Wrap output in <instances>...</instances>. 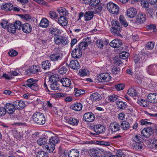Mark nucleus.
<instances>
[{
	"label": "nucleus",
	"instance_id": "f257e3e1",
	"mask_svg": "<svg viewBox=\"0 0 157 157\" xmlns=\"http://www.w3.org/2000/svg\"><path fill=\"white\" fill-rule=\"evenodd\" d=\"M34 122L39 125H43L45 123V118L44 114L40 112H37L32 116Z\"/></svg>",
	"mask_w": 157,
	"mask_h": 157
},
{
	"label": "nucleus",
	"instance_id": "f03ea898",
	"mask_svg": "<svg viewBox=\"0 0 157 157\" xmlns=\"http://www.w3.org/2000/svg\"><path fill=\"white\" fill-rule=\"evenodd\" d=\"M37 80L31 78L27 80V83L23 86L26 88L29 87L35 91L37 90H38V86L36 82Z\"/></svg>",
	"mask_w": 157,
	"mask_h": 157
},
{
	"label": "nucleus",
	"instance_id": "7ed1b4c3",
	"mask_svg": "<svg viewBox=\"0 0 157 157\" xmlns=\"http://www.w3.org/2000/svg\"><path fill=\"white\" fill-rule=\"evenodd\" d=\"M54 41L56 44H61L63 46L67 45L69 42L66 37L60 35L55 36L54 39Z\"/></svg>",
	"mask_w": 157,
	"mask_h": 157
},
{
	"label": "nucleus",
	"instance_id": "20e7f679",
	"mask_svg": "<svg viewBox=\"0 0 157 157\" xmlns=\"http://www.w3.org/2000/svg\"><path fill=\"white\" fill-rule=\"evenodd\" d=\"M111 79L110 75L108 73H102L99 75L97 77V80L100 82H107Z\"/></svg>",
	"mask_w": 157,
	"mask_h": 157
},
{
	"label": "nucleus",
	"instance_id": "39448f33",
	"mask_svg": "<svg viewBox=\"0 0 157 157\" xmlns=\"http://www.w3.org/2000/svg\"><path fill=\"white\" fill-rule=\"evenodd\" d=\"M107 8L109 11L111 13L117 14L119 12L118 6L113 2H109L108 3Z\"/></svg>",
	"mask_w": 157,
	"mask_h": 157
},
{
	"label": "nucleus",
	"instance_id": "423d86ee",
	"mask_svg": "<svg viewBox=\"0 0 157 157\" xmlns=\"http://www.w3.org/2000/svg\"><path fill=\"white\" fill-rule=\"evenodd\" d=\"M147 70L149 74L155 75L157 73V65L155 64L150 65L147 67Z\"/></svg>",
	"mask_w": 157,
	"mask_h": 157
},
{
	"label": "nucleus",
	"instance_id": "0eeeda50",
	"mask_svg": "<svg viewBox=\"0 0 157 157\" xmlns=\"http://www.w3.org/2000/svg\"><path fill=\"white\" fill-rule=\"evenodd\" d=\"M84 120L87 122H91L95 119L94 114L91 112H88L84 114L83 116Z\"/></svg>",
	"mask_w": 157,
	"mask_h": 157
},
{
	"label": "nucleus",
	"instance_id": "6e6552de",
	"mask_svg": "<svg viewBox=\"0 0 157 157\" xmlns=\"http://www.w3.org/2000/svg\"><path fill=\"white\" fill-rule=\"evenodd\" d=\"M82 54L81 51L78 47H77L72 50L71 55L74 58L79 59L81 57Z\"/></svg>",
	"mask_w": 157,
	"mask_h": 157
},
{
	"label": "nucleus",
	"instance_id": "1a4fd4ad",
	"mask_svg": "<svg viewBox=\"0 0 157 157\" xmlns=\"http://www.w3.org/2000/svg\"><path fill=\"white\" fill-rule=\"evenodd\" d=\"M89 39L88 37L86 39L83 40V41L81 42L77 47L81 51L82 50H85L88 44H90L91 43L90 41H89Z\"/></svg>",
	"mask_w": 157,
	"mask_h": 157
},
{
	"label": "nucleus",
	"instance_id": "9d476101",
	"mask_svg": "<svg viewBox=\"0 0 157 157\" xmlns=\"http://www.w3.org/2000/svg\"><path fill=\"white\" fill-rule=\"evenodd\" d=\"M148 101L152 103H157V94L152 93H150L147 96Z\"/></svg>",
	"mask_w": 157,
	"mask_h": 157
},
{
	"label": "nucleus",
	"instance_id": "9b49d317",
	"mask_svg": "<svg viewBox=\"0 0 157 157\" xmlns=\"http://www.w3.org/2000/svg\"><path fill=\"white\" fill-rule=\"evenodd\" d=\"M136 19L137 23L142 24L146 20V16L142 13H139L136 17Z\"/></svg>",
	"mask_w": 157,
	"mask_h": 157
},
{
	"label": "nucleus",
	"instance_id": "f8f14e48",
	"mask_svg": "<svg viewBox=\"0 0 157 157\" xmlns=\"http://www.w3.org/2000/svg\"><path fill=\"white\" fill-rule=\"evenodd\" d=\"M152 129L151 128H145L142 131L141 133L145 138H148L152 134Z\"/></svg>",
	"mask_w": 157,
	"mask_h": 157
},
{
	"label": "nucleus",
	"instance_id": "ddd939ff",
	"mask_svg": "<svg viewBox=\"0 0 157 157\" xmlns=\"http://www.w3.org/2000/svg\"><path fill=\"white\" fill-rule=\"evenodd\" d=\"M110 128L112 132H116L120 130V125L119 123L116 122L111 123L110 124Z\"/></svg>",
	"mask_w": 157,
	"mask_h": 157
},
{
	"label": "nucleus",
	"instance_id": "4468645a",
	"mask_svg": "<svg viewBox=\"0 0 157 157\" xmlns=\"http://www.w3.org/2000/svg\"><path fill=\"white\" fill-rule=\"evenodd\" d=\"M6 109L9 114H13L17 109L14 104L7 103L6 104Z\"/></svg>",
	"mask_w": 157,
	"mask_h": 157
},
{
	"label": "nucleus",
	"instance_id": "2eb2a0df",
	"mask_svg": "<svg viewBox=\"0 0 157 157\" xmlns=\"http://www.w3.org/2000/svg\"><path fill=\"white\" fill-rule=\"evenodd\" d=\"M94 129L95 132L97 134H100L104 132L105 130V127L101 124L94 125Z\"/></svg>",
	"mask_w": 157,
	"mask_h": 157
},
{
	"label": "nucleus",
	"instance_id": "dca6fc26",
	"mask_svg": "<svg viewBox=\"0 0 157 157\" xmlns=\"http://www.w3.org/2000/svg\"><path fill=\"white\" fill-rule=\"evenodd\" d=\"M122 43L121 40L115 39L110 43L109 45L111 47L114 48H118L121 46Z\"/></svg>",
	"mask_w": 157,
	"mask_h": 157
},
{
	"label": "nucleus",
	"instance_id": "f3484780",
	"mask_svg": "<svg viewBox=\"0 0 157 157\" xmlns=\"http://www.w3.org/2000/svg\"><path fill=\"white\" fill-rule=\"evenodd\" d=\"M49 58L51 61L54 62H58L62 59V56L59 53L51 54Z\"/></svg>",
	"mask_w": 157,
	"mask_h": 157
},
{
	"label": "nucleus",
	"instance_id": "a211bd4d",
	"mask_svg": "<svg viewBox=\"0 0 157 157\" xmlns=\"http://www.w3.org/2000/svg\"><path fill=\"white\" fill-rule=\"evenodd\" d=\"M60 82L62 84L63 86L69 87L70 88H72L73 87V86L71 85V82L70 80L68 78H62L60 80Z\"/></svg>",
	"mask_w": 157,
	"mask_h": 157
},
{
	"label": "nucleus",
	"instance_id": "6ab92c4d",
	"mask_svg": "<svg viewBox=\"0 0 157 157\" xmlns=\"http://www.w3.org/2000/svg\"><path fill=\"white\" fill-rule=\"evenodd\" d=\"M13 6L12 4L10 2H7L2 4L1 9L6 11H10L13 10Z\"/></svg>",
	"mask_w": 157,
	"mask_h": 157
},
{
	"label": "nucleus",
	"instance_id": "aec40b11",
	"mask_svg": "<svg viewBox=\"0 0 157 157\" xmlns=\"http://www.w3.org/2000/svg\"><path fill=\"white\" fill-rule=\"evenodd\" d=\"M57 23L62 26H66L68 23L67 19L63 16H60L58 19Z\"/></svg>",
	"mask_w": 157,
	"mask_h": 157
},
{
	"label": "nucleus",
	"instance_id": "412c9836",
	"mask_svg": "<svg viewBox=\"0 0 157 157\" xmlns=\"http://www.w3.org/2000/svg\"><path fill=\"white\" fill-rule=\"evenodd\" d=\"M56 78L52 76L50 80V81L52 82V83L50 85V88L52 90H56L59 89V85L57 84L56 81Z\"/></svg>",
	"mask_w": 157,
	"mask_h": 157
},
{
	"label": "nucleus",
	"instance_id": "4be33fe9",
	"mask_svg": "<svg viewBox=\"0 0 157 157\" xmlns=\"http://www.w3.org/2000/svg\"><path fill=\"white\" fill-rule=\"evenodd\" d=\"M137 12L136 9L133 7H131L127 10V13L128 17L133 18L136 14Z\"/></svg>",
	"mask_w": 157,
	"mask_h": 157
},
{
	"label": "nucleus",
	"instance_id": "5701e85b",
	"mask_svg": "<svg viewBox=\"0 0 157 157\" xmlns=\"http://www.w3.org/2000/svg\"><path fill=\"white\" fill-rule=\"evenodd\" d=\"M14 104L15 108L17 109H23L25 106V104L24 102L21 100H17L13 102Z\"/></svg>",
	"mask_w": 157,
	"mask_h": 157
},
{
	"label": "nucleus",
	"instance_id": "b1692460",
	"mask_svg": "<svg viewBox=\"0 0 157 157\" xmlns=\"http://www.w3.org/2000/svg\"><path fill=\"white\" fill-rule=\"evenodd\" d=\"M22 29L23 31L26 33H30L32 30L31 25L27 23H25L22 25Z\"/></svg>",
	"mask_w": 157,
	"mask_h": 157
},
{
	"label": "nucleus",
	"instance_id": "393cba45",
	"mask_svg": "<svg viewBox=\"0 0 157 157\" xmlns=\"http://www.w3.org/2000/svg\"><path fill=\"white\" fill-rule=\"evenodd\" d=\"M88 152L91 157H97L100 152L97 149L91 148L89 150Z\"/></svg>",
	"mask_w": 157,
	"mask_h": 157
},
{
	"label": "nucleus",
	"instance_id": "a878e982",
	"mask_svg": "<svg viewBox=\"0 0 157 157\" xmlns=\"http://www.w3.org/2000/svg\"><path fill=\"white\" fill-rule=\"evenodd\" d=\"M82 107V105L81 103L78 102H76L73 104L70 107L71 109L76 111H80L81 110Z\"/></svg>",
	"mask_w": 157,
	"mask_h": 157
},
{
	"label": "nucleus",
	"instance_id": "bb28decb",
	"mask_svg": "<svg viewBox=\"0 0 157 157\" xmlns=\"http://www.w3.org/2000/svg\"><path fill=\"white\" fill-rule=\"evenodd\" d=\"M70 66L71 68L77 70L79 68V63L77 60H72L70 63Z\"/></svg>",
	"mask_w": 157,
	"mask_h": 157
},
{
	"label": "nucleus",
	"instance_id": "cd10ccee",
	"mask_svg": "<svg viewBox=\"0 0 157 157\" xmlns=\"http://www.w3.org/2000/svg\"><path fill=\"white\" fill-rule=\"evenodd\" d=\"M101 95L100 94L97 92L92 93L91 94L90 98L93 101H99L100 100Z\"/></svg>",
	"mask_w": 157,
	"mask_h": 157
},
{
	"label": "nucleus",
	"instance_id": "c85d7f7f",
	"mask_svg": "<svg viewBox=\"0 0 157 157\" xmlns=\"http://www.w3.org/2000/svg\"><path fill=\"white\" fill-rule=\"evenodd\" d=\"M94 13L93 11H88L86 12L84 15L85 20L86 21L91 20L94 17Z\"/></svg>",
	"mask_w": 157,
	"mask_h": 157
},
{
	"label": "nucleus",
	"instance_id": "c756f323",
	"mask_svg": "<svg viewBox=\"0 0 157 157\" xmlns=\"http://www.w3.org/2000/svg\"><path fill=\"white\" fill-rule=\"evenodd\" d=\"M79 155V152L77 150L72 149L70 150L68 157H78Z\"/></svg>",
	"mask_w": 157,
	"mask_h": 157
},
{
	"label": "nucleus",
	"instance_id": "7c9ffc66",
	"mask_svg": "<svg viewBox=\"0 0 157 157\" xmlns=\"http://www.w3.org/2000/svg\"><path fill=\"white\" fill-rule=\"evenodd\" d=\"M51 66L50 62L48 60L44 61L42 62L41 67L44 70H49Z\"/></svg>",
	"mask_w": 157,
	"mask_h": 157
},
{
	"label": "nucleus",
	"instance_id": "2f4dec72",
	"mask_svg": "<svg viewBox=\"0 0 157 157\" xmlns=\"http://www.w3.org/2000/svg\"><path fill=\"white\" fill-rule=\"evenodd\" d=\"M49 21L46 18H42L40 23V27L44 28H47L49 25Z\"/></svg>",
	"mask_w": 157,
	"mask_h": 157
},
{
	"label": "nucleus",
	"instance_id": "473e14b6",
	"mask_svg": "<svg viewBox=\"0 0 157 157\" xmlns=\"http://www.w3.org/2000/svg\"><path fill=\"white\" fill-rule=\"evenodd\" d=\"M121 128L123 130H126L128 129L130 125L129 123L127 121H123L120 124Z\"/></svg>",
	"mask_w": 157,
	"mask_h": 157
},
{
	"label": "nucleus",
	"instance_id": "72a5a7b5",
	"mask_svg": "<svg viewBox=\"0 0 157 157\" xmlns=\"http://www.w3.org/2000/svg\"><path fill=\"white\" fill-rule=\"evenodd\" d=\"M39 68L38 66H32L29 69V71L30 74H37L39 72Z\"/></svg>",
	"mask_w": 157,
	"mask_h": 157
},
{
	"label": "nucleus",
	"instance_id": "f704fd0d",
	"mask_svg": "<svg viewBox=\"0 0 157 157\" xmlns=\"http://www.w3.org/2000/svg\"><path fill=\"white\" fill-rule=\"evenodd\" d=\"M116 105L118 108L120 109H124L126 108L127 105L125 103L122 101H118L116 102Z\"/></svg>",
	"mask_w": 157,
	"mask_h": 157
},
{
	"label": "nucleus",
	"instance_id": "c9c22d12",
	"mask_svg": "<svg viewBox=\"0 0 157 157\" xmlns=\"http://www.w3.org/2000/svg\"><path fill=\"white\" fill-rule=\"evenodd\" d=\"M143 144L142 142L134 143L132 144L133 148L136 150H140L143 148Z\"/></svg>",
	"mask_w": 157,
	"mask_h": 157
},
{
	"label": "nucleus",
	"instance_id": "e433bc0d",
	"mask_svg": "<svg viewBox=\"0 0 157 157\" xmlns=\"http://www.w3.org/2000/svg\"><path fill=\"white\" fill-rule=\"evenodd\" d=\"M45 148L46 149V150L48 152H52L55 149V146L53 144H52L49 143H48V145L45 146Z\"/></svg>",
	"mask_w": 157,
	"mask_h": 157
},
{
	"label": "nucleus",
	"instance_id": "4c0bfd02",
	"mask_svg": "<svg viewBox=\"0 0 157 157\" xmlns=\"http://www.w3.org/2000/svg\"><path fill=\"white\" fill-rule=\"evenodd\" d=\"M59 141V138L57 136L52 137L49 139V142L55 146V144L58 143Z\"/></svg>",
	"mask_w": 157,
	"mask_h": 157
},
{
	"label": "nucleus",
	"instance_id": "58836bf2",
	"mask_svg": "<svg viewBox=\"0 0 157 157\" xmlns=\"http://www.w3.org/2000/svg\"><path fill=\"white\" fill-rule=\"evenodd\" d=\"M132 141L134 143L142 142L141 136L140 134L133 136L132 137Z\"/></svg>",
	"mask_w": 157,
	"mask_h": 157
},
{
	"label": "nucleus",
	"instance_id": "ea45409f",
	"mask_svg": "<svg viewBox=\"0 0 157 157\" xmlns=\"http://www.w3.org/2000/svg\"><path fill=\"white\" fill-rule=\"evenodd\" d=\"M16 28L14 24H12L8 25V30L10 33H15L16 30Z\"/></svg>",
	"mask_w": 157,
	"mask_h": 157
},
{
	"label": "nucleus",
	"instance_id": "a19ab883",
	"mask_svg": "<svg viewBox=\"0 0 157 157\" xmlns=\"http://www.w3.org/2000/svg\"><path fill=\"white\" fill-rule=\"evenodd\" d=\"M50 29V33L55 36L60 33V30L57 28H52Z\"/></svg>",
	"mask_w": 157,
	"mask_h": 157
},
{
	"label": "nucleus",
	"instance_id": "79ce46f5",
	"mask_svg": "<svg viewBox=\"0 0 157 157\" xmlns=\"http://www.w3.org/2000/svg\"><path fill=\"white\" fill-rule=\"evenodd\" d=\"M47 140L45 137L40 138L37 140V144L40 146L44 145L47 143Z\"/></svg>",
	"mask_w": 157,
	"mask_h": 157
},
{
	"label": "nucleus",
	"instance_id": "37998d69",
	"mask_svg": "<svg viewBox=\"0 0 157 157\" xmlns=\"http://www.w3.org/2000/svg\"><path fill=\"white\" fill-rule=\"evenodd\" d=\"M128 93L129 95L132 96H135L137 95L136 90L132 88H129L128 90Z\"/></svg>",
	"mask_w": 157,
	"mask_h": 157
},
{
	"label": "nucleus",
	"instance_id": "c03bdc74",
	"mask_svg": "<svg viewBox=\"0 0 157 157\" xmlns=\"http://www.w3.org/2000/svg\"><path fill=\"white\" fill-rule=\"evenodd\" d=\"M119 21L121 24L124 27H127L128 25V24L125 19V18L123 15H121L119 17Z\"/></svg>",
	"mask_w": 157,
	"mask_h": 157
},
{
	"label": "nucleus",
	"instance_id": "a18cd8bd",
	"mask_svg": "<svg viewBox=\"0 0 157 157\" xmlns=\"http://www.w3.org/2000/svg\"><path fill=\"white\" fill-rule=\"evenodd\" d=\"M36 157H49L48 154L46 152L41 151L37 152Z\"/></svg>",
	"mask_w": 157,
	"mask_h": 157
},
{
	"label": "nucleus",
	"instance_id": "49530a36",
	"mask_svg": "<svg viewBox=\"0 0 157 157\" xmlns=\"http://www.w3.org/2000/svg\"><path fill=\"white\" fill-rule=\"evenodd\" d=\"M122 29V28H111V33L114 35H118L119 34V31Z\"/></svg>",
	"mask_w": 157,
	"mask_h": 157
},
{
	"label": "nucleus",
	"instance_id": "de8ad7c7",
	"mask_svg": "<svg viewBox=\"0 0 157 157\" xmlns=\"http://www.w3.org/2000/svg\"><path fill=\"white\" fill-rule=\"evenodd\" d=\"M74 91H76L75 93V95L76 97H78L81 94H83L84 93V91L82 90H78L77 88H75Z\"/></svg>",
	"mask_w": 157,
	"mask_h": 157
},
{
	"label": "nucleus",
	"instance_id": "09e8293b",
	"mask_svg": "<svg viewBox=\"0 0 157 157\" xmlns=\"http://www.w3.org/2000/svg\"><path fill=\"white\" fill-rule=\"evenodd\" d=\"M78 121L75 118L71 117L68 121V123L70 124L75 125L78 124Z\"/></svg>",
	"mask_w": 157,
	"mask_h": 157
},
{
	"label": "nucleus",
	"instance_id": "8fccbe9b",
	"mask_svg": "<svg viewBox=\"0 0 157 157\" xmlns=\"http://www.w3.org/2000/svg\"><path fill=\"white\" fill-rule=\"evenodd\" d=\"M68 71V69L66 66H63L60 68L58 70L59 73L60 74H66Z\"/></svg>",
	"mask_w": 157,
	"mask_h": 157
},
{
	"label": "nucleus",
	"instance_id": "3c124183",
	"mask_svg": "<svg viewBox=\"0 0 157 157\" xmlns=\"http://www.w3.org/2000/svg\"><path fill=\"white\" fill-rule=\"evenodd\" d=\"M109 157H125L123 152L121 150H118L117 152L116 155H112Z\"/></svg>",
	"mask_w": 157,
	"mask_h": 157
},
{
	"label": "nucleus",
	"instance_id": "603ef678",
	"mask_svg": "<svg viewBox=\"0 0 157 157\" xmlns=\"http://www.w3.org/2000/svg\"><path fill=\"white\" fill-rule=\"evenodd\" d=\"M129 55V53L128 52H123L120 54V57L123 59H126L128 57Z\"/></svg>",
	"mask_w": 157,
	"mask_h": 157
},
{
	"label": "nucleus",
	"instance_id": "864d4df0",
	"mask_svg": "<svg viewBox=\"0 0 157 157\" xmlns=\"http://www.w3.org/2000/svg\"><path fill=\"white\" fill-rule=\"evenodd\" d=\"M112 25L113 27L112 28H119L120 29L121 28L120 26V24L119 22L115 20H113L112 22Z\"/></svg>",
	"mask_w": 157,
	"mask_h": 157
},
{
	"label": "nucleus",
	"instance_id": "5fc2aeb1",
	"mask_svg": "<svg viewBox=\"0 0 157 157\" xmlns=\"http://www.w3.org/2000/svg\"><path fill=\"white\" fill-rule=\"evenodd\" d=\"M14 24L16 28V29L20 30L22 27L21 22L19 21H16Z\"/></svg>",
	"mask_w": 157,
	"mask_h": 157
},
{
	"label": "nucleus",
	"instance_id": "6e6d98bb",
	"mask_svg": "<svg viewBox=\"0 0 157 157\" xmlns=\"http://www.w3.org/2000/svg\"><path fill=\"white\" fill-rule=\"evenodd\" d=\"M116 89L118 91L123 90L125 87V85L122 83H120L115 85Z\"/></svg>",
	"mask_w": 157,
	"mask_h": 157
},
{
	"label": "nucleus",
	"instance_id": "4d7b16f0",
	"mask_svg": "<svg viewBox=\"0 0 157 157\" xmlns=\"http://www.w3.org/2000/svg\"><path fill=\"white\" fill-rule=\"evenodd\" d=\"M100 1V0H90L89 5L91 6L94 7L98 4Z\"/></svg>",
	"mask_w": 157,
	"mask_h": 157
},
{
	"label": "nucleus",
	"instance_id": "13d9d810",
	"mask_svg": "<svg viewBox=\"0 0 157 157\" xmlns=\"http://www.w3.org/2000/svg\"><path fill=\"white\" fill-rule=\"evenodd\" d=\"M79 75L82 77L87 75L88 74V71L85 69H80L79 72Z\"/></svg>",
	"mask_w": 157,
	"mask_h": 157
},
{
	"label": "nucleus",
	"instance_id": "bf43d9fd",
	"mask_svg": "<svg viewBox=\"0 0 157 157\" xmlns=\"http://www.w3.org/2000/svg\"><path fill=\"white\" fill-rule=\"evenodd\" d=\"M49 14L50 17L52 19L56 18L58 16L57 13L53 11H51L49 12Z\"/></svg>",
	"mask_w": 157,
	"mask_h": 157
},
{
	"label": "nucleus",
	"instance_id": "052dcab7",
	"mask_svg": "<svg viewBox=\"0 0 157 157\" xmlns=\"http://www.w3.org/2000/svg\"><path fill=\"white\" fill-rule=\"evenodd\" d=\"M118 98L119 96L115 94L111 95L109 97V99L110 101L111 102H113L116 101Z\"/></svg>",
	"mask_w": 157,
	"mask_h": 157
},
{
	"label": "nucleus",
	"instance_id": "680f3d73",
	"mask_svg": "<svg viewBox=\"0 0 157 157\" xmlns=\"http://www.w3.org/2000/svg\"><path fill=\"white\" fill-rule=\"evenodd\" d=\"M94 10L93 11L94 13H97L101 12L102 10V8L101 6H96L94 7Z\"/></svg>",
	"mask_w": 157,
	"mask_h": 157
},
{
	"label": "nucleus",
	"instance_id": "e2e57ef3",
	"mask_svg": "<svg viewBox=\"0 0 157 157\" xmlns=\"http://www.w3.org/2000/svg\"><path fill=\"white\" fill-rule=\"evenodd\" d=\"M98 144L102 146H109L110 145L111 143L109 142L99 141L98 142Z\"/></svg>",
	"mask_w": 157,
	"mask_h": 157
},
{
	"label": "nucleus",
	"instance_id": "0e129e2a",
	"mask_svg": "<svg viewBox=\"0 0 157 157\" xmlns=\"http://www.w3.org/2000/svg\"><path fill=\"white\" fill-rule=\"evenodd\" d=\"M154 43L152 42H148L147 43L146 47L149 49H151L154 47Z\"/></svg>",
	"mask_w": 157,
	"mask_h": 157
},
{
	"label": "nucleus",
	"instance_id": "69168bd1",
	"mask_svg": "<svg viewBox=\"0 0 157 157\" xmlns=\"http://www.w3.org/2000/svg\"><path fill=\"white\" fill-rule=\"evenodd\" d=\"M59 152H61V155H63V156H65L68 155L69 156V154L70 153V150H63L61 151H60Z\"/></svg>",
	"mask_w": 157,
	"mask_h": 157
},
{
	"label": "nucleus",
	"instance_id": "338daca9",
	"mask_svg": "<svg viewBox=\"0 0 157 157\" xmlns=\"http://www.w3.org/2000/svg\"><path fill=\"white\" fill-rule=\"evenodd\" d=\"M8 54L11 56H14L18 54V52L15 50L12 49L9 52Z\"/></svg>",
	"mask_w": 157,
	"mask_h": 157
},
{
	"label": "nucleus",
	"instance_id": "774afa93",
	"mask_svg": "<svg viewBox=\"0 0 157 157\" xmlns=\"http://www.w3.org/2000/svg\"><path fill=\"white\" fill-rule=\"evenodd\" d=\"M21 18L26 21H28L31 19V17L30 16L29 14H22L21 16Z\"/></svg>",
	"mask_w": 157,
	"mask_h": 157
}]
</instances>
